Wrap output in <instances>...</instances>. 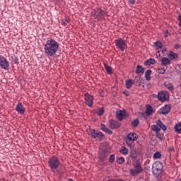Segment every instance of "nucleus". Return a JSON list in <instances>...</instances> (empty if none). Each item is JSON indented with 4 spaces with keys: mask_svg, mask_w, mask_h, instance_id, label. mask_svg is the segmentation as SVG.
Here are the masks:
<instances>
[{
    "mask_svg": "<svg viewBox=\"0 0 181 181\" xmlns=\"http://www.w3.org/2000/svg\"><path fill=\"white\" fill-rule=\"evenodd\" d=\"M49 165L51 169H57V168H59V165H60V161H59L57 157L54 156L49 159Z\"/></svg>",
    "mask_w": 181,
    "mask_h": 181,
    "instance_id": "39448f33",
    "label": "nucleus"
},
{
    "mask_svg": "<svg viewBox=\"0 0 181 181\" xmlns=\"http://www.w3.org/2000/svg\"><path fill=\"white\" fill-rule=\"evenodd\" d=\"M119 152L123 155H128V148L125 146H122L121 149L119 150Z\"/></svg>",
    "mask_w": 181,
    "mask_h": 181,
    "instance_id": "c85d7f7f",
    "label": "nucleus"
},
{
    "mask_svg": "<svg viewBox=\"0 0 181 181\" xmlns=\"http://www.w3.org/2000/svg\"><path fill=\"white\" fill-rule=\"evenodd\" d=\"M175 130L177 134H181V123H179L175 126Z\"/></svg>",
    "mask_w": 181,
    "mask_h": 181,
    "instance_id": "7c9ffc66",
    "label": "nucleus"
},
{
    "mask_svg": "<svg viewBox=\"0 0 181 181\" xmlns=\"http://www.w3.org/2000/svg\"><path fill=\"white\" fill-rule=\"evenodd\" d=\"M151 73H152V70H151V69H148L145 72V77H146V80H147V81H149V80H151Z\"/></svg>",
    "mask_w": 181,
    "mask_h": 181,
    "instance_id": "393cba45",
    "label": "nucleus"
},
{
    "mask_svg": "<svg viewBox=\"0 0 181 181\" xmlns=\"http://www.w3.org/2000/svg\"><path fill=\"white\" fill-rule=\"evenodd\" d=\"M136 83H141V78H137V79H136Z\"/></svg>",
    "mask_w": 181,
    "mask_h": 181,
    "instance_id": "09e8293b",
    "label": "nucleus"
},
{
    "mask_svg": "<svg viewBox=\"0 0 181 181\" xmlns=\"http://www.w3.org/2000/svg\"><path fill=\"white\" fill-rule=\"evenodd\" d=\"M69 22H70V19L69 18H64L62 21L63 26H67V23H69Z\"/></svg>",
    "mask_w": 181,
    "mask_h": 181,
    "instance_id": "f704fd0d",
    "label": "nucleus"
},
{
    "mask_svg": "<svg viewBox=\"0 0 181 181\" xmlns=\"http://www.w3.org/2000/svg\"><path fill=\"white\" fill-rule=\"evenodd\" d=\"M165 86L168 90H170V91H173V85H172V83H166Z\"/></svg>",
    "mask_w": 181,
    "mask_h": 181,
    "instance_id": "e433bc0d",
    "label": "nucleus"
},
{
    "mask_svg": "<svg viewBox=\"0 0 181 181\" xmlns=\"http://www.w3.org/2000/svg\"><path fill=\"white\" fill-rule=\"evenodd\" d=\"M145 73V69L142 67L141 65H137L136 66V74H144Z\"/></svg>",
    "mask_w": 181,
    "mask_h": 181,
    "instance_id": "dca6fc26",
    "label": "nucleus"
},
{
    "mask_svg": "<svg viewBox=\"0 0 181 181\" xmlns=\"http://www.w3.org/2000/svg\"><path fill=\"white\" fill-rule=\"evenodd\" d=\"M116 162L119 163V165H122L125 162V158L124 157H117L116 158Z\"/></svg>",
    "mask_w": 181,
    "mask_h": 181,
    "instance_id": "c756f323",
    "label": "nucleus"
},
{
    "mask_svg": "<svg viewBox=\"0 0 181 181\" xmlns=\"http://www.w3.org/2000/svg\"><path fill=\"white\" fill-rule=\"evenodd\" d=\"M116 115H117V119H119V121H122L125 117L124 116L125 112L118 110L116 111Z\"/></svg>",
    "mask_w": 181,
    "mask_h": 181,
    "instance_id": "f8f14e48",
    "label": "nucleus"
},
{
    "mask_svg": "<svg viewBox=\"0 0 181 181\" xmlns=\"http://www.w3.org/2000/svg\"><path fill=\"white\" fill-rule=\"evenodd\" d=\"M100 129H101L102 131H103L104 132H105V131H107V128L105 127V124H102Z\"/></svg>",
    "mask_w": 181,
    "mask_h": 181,
    "instance_id": "ea45409f",
    "label": "nucleus"
},
{
    "mask_svg": "<svg viewBox=\"0 0 181 181\" xmlns=\"http://www.w3.org/2000/svg\"><path fill=\"white\" fill-rule=\"evenodd\" d=\"M176 47H180V45L177 44V45H176Z\"/></svg>",
    "mask_w": 181,
    "mask_h": 181,
    "instance_id": "603ef678",
    "label": "nucleus"
},
{
    "mask_svg": "<svg viewBox=\"0 0 181 181\" xmlns=\"http://www.w3.org/2000/svg\"><path fill=\"white\" fill-rule=\"evenodd\" d=\"M134 83H135V81H134V80H132V79L127 80L125 81L126 88L128 89L131 88L132 87V85L134 84Z\"/></svg>",
    "mask_w": 181,
    "mask_h": 181,
    "instance_id": "aec40b11",
    "label": "nucleus"
},
{
    "mask_svg": "<svg viewBox=\"0 0 181 181\" xmlns=\"http://www.w3.org/2000/svg\"><path fill=\"white\" fill-rule=\"evenodd\" d=\"M126 95H127V97H128V95H129L128 93H126Z\"/></svg>",
    "mask_w": 181,
    "mask_h": 181,
    "instance_id": "864d4df0",
    "label": "nucleus"
},
{
    "mask_svg": "<svg viewBox=\"0 0 181 181\" xmlns=\"http://www.w3.org/2000/svg\"><path fill=\"white\" fill-rule=\"evenodd\" d=\"M89 135H90V136L94 138V139H95V138H103V136H104V134H103V132H96L95 129H90Z\"/></svg>",
    "mask_w": 181,
    "mask_h": 181,
    "instance_id": "6e6552de",
    "label": "nucleus"
},
{
    "mask_svg": "<svg viewBox=\"0 0 181 181\" xmlns=\"http://www.w3.org/2000/svg\"><path fill=\"white\" fill-rule=\"evenodd\" d=\"M115 160V156L114 154L110 155L109 158V162L112 163Z\"/></svg>",
    "mask_w": 181,
    "mask_h": 181,
    "instance_id": "58836bf2",
    "label": "nucleus"
},
{
    "mask_svg": "<svg viewBox=\"0 0 181 181\" xmlns=\"http://www.w3.org/2000/svg\"><path fill=\"white\" fill-rule=\"evenodd\" d=\"M170 64V59L168 57H163L161 59V66H168Z\"/></svg>",
    "mask_w": 181,
    "mask_h": 181,
    "instance_id": "f3484780",
    "label": "nucleus"
},
{
    "mask_svg": "<svg viewBox=\"0 0 181 181\" xmlns=\"http://www.w3.org/2000/svg\"><path fill=\"white\" fill-rule=\"evenodd\" d=\"M132 127H134V128H136V127H138V125H139V119H135L132 122Z\"/></svg>",
    "mask_w": 181,
    "mask_h": 181,
    "instance_id": "2f4dec72",
    "label": "nucleus"
},
{
    "mask_svg": "<svg viewBox=\"0 0 181 181\" xmlns=\"http://www.w3.org/2000/svg\"><path fill=\"white\" fill-rule=\"evenodd\" d=\"M163 52H165V50H163L162 52L163 53Z\"/></svg>",
    "mask_w": 181,
    "mask_h": 181,
    "instance_id": "5fc2aeb1",
    "label": "nucleus"
},
{
    "mask_svg": "<svg viewBox=\"0 0 181 181\" xmlns=\"http://www.w3.org/2000/svg\"><path fill=\"white\" fill-rule=\"evenodd\" d=\"M105 132H106L107 134H109V135H112V131H111V129L108 128L105 130Z\"/></svg>",
    "mask_w": 181,
    "mask_h": 181,
    "instance_id": "79ce46f5",
    "label": "nucleus"
},
{
    "mask_svg": "<svg viewBox=\"0 0 181 181\" xmlns=\"http://www.w3.org/2000/svg\"><path fill=\"white\" fill-rule=\"evenodd\" d=\"M142 170H144V169L141 166V163L136 160L134 163V168L130 170V175L131 176H137V175L141 173Z\"/></svg>",
    "mask_w": 181,
    "mask_h": 181,
    "instance_id": "7ed1b4c3",
    "label": "nucleus"
},
{
    "mask_svg": "<svg viewBox=\"0 0 181 181\" xmlns=\"http://www.w3.org/2000/svg\"><path fill=\"white\" fill-rule=\"evenodd\" d=\"M105 15V11L102 10L101 8H97L95 10V16H98V18H103Z\"/></svg>",
    "mask_w": 181,
    "mask_h": 181,
    "instance_id": "ddd939ff",
    "label": "nucleus"
},
{
    "mask_svg": "<svg viewBox=\"0 0 181 181\" xmlns=\"http://www.w3.org/2000/svg\"><path fill=\"white\" fill-rule=\"evenodd\" d=\"M0 66L4 70H8L9 69V62L6 60V58L0 56Z\"/></svg>",
    "mask_w": 181,
    "mask_h": 181,
    "instance_id": "423d86ee",
    "label": "nucleus"
},
{
    "mask_svg": "<svg viewBox=\"0 0 181 181\" xmlns=\"http://www.w3.org/2000/svg\"><path fill=\"white\" fill-rule=\"evenodd\" d=\"M156 124L158 127H160L161 129H163V131H166V129H168V128H166V126L163 124V122L160 121V119H158Z\"/></svg>",
    "mask_w": 181,
    "mask_h": 181,
    "instance_id": "4be33fe9",
    "label": "nucleus"
},
{
    "mask_svg": "<svg viewBox=\"0 0 181 181\" xmlns=\"http://www.w3.org/2000/svg\"><path fill=\"white\" fill-rule=\"evenodd\" d=\"M156 56L157 57H160V50L157 51Z\"/></svg>",
    "mask_w": 181,
    "mask_h": 181,
    "instance_id": "49530a36",
    "label": "nucleus"
},
{
    "mask_svg": "<svg viewBox=\"0 0 181 181\" xmlns=\"http://www.w3.org/2000/svg\"><path fill=\"white\" fill-rule=\"evenodd\" d=\"M59 47V42L54 39L50 38L49 40H47L44 45L45 53L47 54V56L52 57V56H54V54L57 53Z\"/></svg>",
    "mask_w": 181,
    "mask_h": 181,
    "instance_id": "f257e3e1",
    "label": "nucleus"
},
{
    "mask_svg": "<svg viewBox=\"0 0 181 181\" xmlns=\"http://www.w3.org/2000/svg\"><path fill=\"white\" fill-rule=\"evenodd\" d=\"M156 138L160 139V141H162L163 139V134H160V132H157L156 134Z\"/></svg>",
    "mask_w": 181,
    "mask_h": 181,
    "instance_id": "c9c22d12",
    "label": "nucleus"
},
{
    "mask_svg": "<svg viewBox=\"0 0 181 181\" xmlns=\"http://www.w3.org/2000/svg\"><path fill=\"white\" fill-rule=\"evenodd\" d=\"M115 43L117 46V49L121 50V52H124V50H125V49H127V42H125V41L124 40H122V38L115 40Z\"/></svg>",
    "mask_w": 181,
    "mask_h": 181,
    "instance_id": "20e7f679",
    "label": "nucleus"
},
{
    "mask_svg": "<svg viewBox=\"0 0 181 181\" xmlns=\"http://www.w3.org/2000/svg\"><path fill=\"white\" fill-rule=\"evenodd\" d=\"M178 21H179L178 26L181 27V15L179 16L178 17Z\"/></svg>",
    "mask_w": 181,
    "mask_h": 181,
    "instance_id": "c03bdc74",
    "label": "nucleus"
},
{
    "mask_svg": "<svg viewBox=\"0 0 181 181\" xmlns=\"http://www.w3.org/2000/svg\"><path fill=\"white\" fill-rule=\"evenodd\" d=\"M158 71L160 74H163V73H165V71H166V70H165V69H158Z\"/></svg>",
    "mask_w": 181,
    "mask_h": 181,
    "instance_id": "a19ab883",
    "label": "nucleus"
},
{
    "mask_svg": "<svg viewBox=\"0 0 181 181\" xmlns=\"http://www.w3.org/2000/svg\"><path fill=\"white\" fill-rule=\"evenodd\" d=\"M160 156H162V154H160V152H156V153H154L153 158L154 159H159V158H160Z\"/></svg>",
    "mask_w": 181,
    "mask_h": 181,
    "instance_id": "4c0bfd02",
    "label": "nucleus"
},
{
    "mask_svg": "<svg viewBox=\"0 0 181 181\" xmlns=\"http://www.w3.org/2000/svg\"><path fill=\"white\" fill-rule=\"evenodd\" d=\"M153 98H158V95L153 94Z\"/></svg>",
    "mask_w": 181,
    "mask_h": 181,
    "instance_id": "8fccbe9b",
    "label": "nucleus"
},
{
    "mask_svg": "<svg viewBox=\"0 0 181 181\" xmlns=\"http://www.w3.org/2000/svg\"><path fill=\"white\" fill-rule=\"evenodd\" d=\"M108 156V152H107V150H100L99 151V158L103 160L105 159Z\"/></svg>",
    "mask_w": 181,
    "mask_h": 181,
    "instance_id": "4468645a",
    "label": "nucleus"
},
{
    "mask_svg": "<svg viewBox=\"0 0 181 181\" xmlns=\"http://www.w3.org/2000/svg\"><path fill=\"white\" fill-rule=\"evenodd\" d=\"M169 112H170V105H165L160 109V114L163 115H166V114H169Z\"/></svg>",
    "mask_w": 181,
    "mask_h": 181,
    "instance_id": "9b49d317",
    "label": "nucleus"
},
{
    "mask_svg": "<svg viewBox=\"0 0 181 181\" xmlns=\"http://www.w3.org/2000/svg\"><path fill=\"white\" fill-rule=\"evenodd\" d=\"M163 169V163L160 161H156L153 164L152 171L155 176H158L160 173H162V170Z\"/></svg>",
    "mask_w": 181,
    "mask_h": 181,
    "instance_id": "f03ea898",
    "label": "nucleus"
},
{
    "mask_svg": "<svg viewBox=\"0 0 181 181\" xmlns=\"http://www.w3.org/2000/svg\"><path fill=\"white\" fill-rule=\"evenodd\" d=\"M155 63H156V61L153 58H150L144 62V64L145 66H151V64H155Z\"/></svg>",
    "mask_w": 181,
    "mask_h": 181,
    "instance_id": "6ab92c4d",
    "label": "nucleus"
},
{
    "mask_svg": "<svg viewBox=\"0 0 181 181\" xmlns=\"http://www.w3.org/2000/svg\"><path fill=\"white\" fill-rule=\"evenodd\" d=\"M154 45L156 47V50H159V49H162V42H154Z\"/></svg>",
    "mask_w": 181,
    "mask_h": 181,
    "instance_id": "473e14b6",
    "label": "nucleus"
},
{
    "mask_svg": "<svg viewBox=\"0 0 181 181\" xmlns=\"http://www.w3.org/2000/svg\"><path fill=\"white\" fill-rule=\"evenodd\" d=\"M129 141H136V134L135 133H130L127 136Z\"/></svg>",
    "mask_w": 181,
    "mask_h": 181,
    "instance_id": "5701e85b",
    "label": "nucleus"
},
{
    "mask_svg": "<svg viewBox=\"0 0 181 181\" xmlns=\"http://www.w3.org/2000/svg\"><path fill=\"white\" fill-rule=\"evenodd\" d=\"M99 93H100V97H104V90H103L102 89H100V90H99Z\"/></svg>",
    "mask_w": 181,
    "mask_h": 181,
    "instance_id": "37998d69",
    "label": "nucleus"
},
{
    "mask_svg": "<svg viewBox=\"0 0 181 181\" xmlns=\"http://www.w3.org/2000/svg\"><path fill=\"white\" fill-rule=\"evenodd\" d=\"M151 131H153L154 132H160V127H158V125L153 124L151 127Z\"/></svg>",
    "mask_w": 181,
    "mask_h": 181,
    "instance_id": "bb28decb",
    "label": "nucleus"
},
{
    "mask_svg": "<svg viewBox=\"0 0 181 181\" xmlns=\"http://www.w3.org/2000/svg\"><path fill=\"white\" fill-rule=\"evenodd\" d=\"M105 69L107 73V74H112V68L111 66H108L107 64H104Z\"/></svg>",
    "mask_w": 181,
    "mask_h": 181,
    "instance_id": "b1692460",
    "label": "nucleus"
},
{
    "mask_svg": "<svg viewBox=\"0 0 181 181\" xmlns=\"http://www.w3.org/2000/svg\"><path fill=\"white\" fill-rule=\"evenodd\" d=\"M16 111H17L18 114H21L22 115L25 114V111H26V109L25 108V107H23V105H22V103H19L16 106Z\"/></svg>",
    "mask_w": 181,
    "mask_h": 181,
    "instance_id": "9d476101",
    "label": "nucleus"
},
{
    "mask_svg": "<svg viewBox=\"0 0 181 181\" xmlns=\"http://www.w3.org/2000/svg\"><path fill=\"white\" fill-rule=\"evenodd\" d=\"M138 157V155L136 154V151L135 149H132L130 152V158L132 159V160H137L136 158Z\"/></svg>",
    "mask_w": 181,
    "mask_h": 181,
    "instance_id": "a211bd4d",
    "label": "nucleus"
},
{
    "mask_svg": "<svg viewBox=\"0 0 181 181\" xmlns=\"http://www.w3.org/2000/svg\"><path fill=\"white\" fill-rule=\"evenodd\" d=\"M157 97L160 101H166V94L165 93V91L158 92Z\"/></svg>",
    "mask_w": 181,
    "mask_h": 181,
    "instance_id": "2eb2a0df",
    "label": "nucleus"
},
{
    "mask_svg": "<svg viewBox=\"0 0 181 181\" xmlns=\"http://www.w3.org/2000/svg\"><path fill=\"white\" fill-rule=\"evenodd\" d=\"M93 101L94 97H93V95L88 93L85 94V103L86 105L90 107H93Z\"/></svg>",
    "mask_w": 181,
    "mask_h": 181,
    "instance_id": "0eeeda50",
    "label": "nucleus"
},
{
    "mask_svg": "<svg viewBox=\"0 0 181 181\" xmlns=\"http://www.w3.org/2000/svg\"><path fill=\"white\" fill-rule=\"evenodd\" d=\"M168 59H170V60H175V59H177V54L170 51L168 54Z\"/></svg>",
    "mask_w": 181,
    "mask_h": 181,
    "instance_id": "412c9836",
    "label": "nucleus"
},
{
    "mask_svg": "<svg viewBox=\"0 0 181 181\" xmlns=\"http://www.w3.org/2000/svg\"><path fill=\"white\" fill-rule=\"evenodd\" d=\"M12 62L14 63V64H18L19 63V59L16 56L11 57Z\"/></svg>",
    "mask_w": 181,
    "mask_h": 181,
    "instance_id": "72a5a7b5",
    "label": "nucleus"
},
{
    "mask_svg": "<svg viewBox=\"0 0 181 181\" xmlns=\"http://www.w3.org/2000/svg\"><path fill=\"white\" fill-rule=\"evenodd\" d=\"M152 112H153L152 106L149 105H147L146 109V114L149 116L152 114Z\"/></svg>",
    "mask_w": 181,
    "mask_h": 181,
    "instance_id": "cd10ccee",
    "label": "nucleus"
},
{
    "mask_svg": "<svg viewBox=\"0 0 181 181\" xmlns=\"http://www.w3.org/2000/svg\"><path fill=\"white\" fill-rule=\"evenodd\" d=\"M109 127L111 129H117L121 127V123L119 122L110 119L109 120Z\"/></svg>",
    "mask_w": 181,
    "mask_h": 181,
    "instance_id": "1a4fd4ad",
    "label": "nucleus"
},
{
    "mask_svg": "<svg viewBox=\"0 0 181 181\" xmlns=\"http://www.w3.org/2000/svg\"><path fill=\"white\" fill-rule=\"evenodd\" d=\"M107 181H117V180L110 179V180H109Z\"/></svg>",
    "mask_w": 181,
    "mask_h": 181,
    "instance_id": "3c124183",
    "label": "nucleus"
},
{
    "mask_svg": "<svg viewBox=\"0 0 181 181\" xmlns=\"http://www.w3.org/2000/svg\"><path fill=\"white\" fill-rule=\"evenodd\" d=\"M129 2L131 5H134L135 4V0H129Z\"/></svg>",
    "mask_w": 181,
    "mask_h": 181,
    "instance_id": "a18cd8bd",
    "label": "nucleus"
},
{
    "mask_svg": "<svg viewBox=\"0 0 181 181\" xmlns=\"http://www.w3.org/2000/svg\"><path fill=\"white\" fill-rule=\"evenodd\" d=\"M168 33H169V31L166 30L165 33V37H168Z\"/></svg>",
    "mask_w": 181,
    "mask_h": 181,
    "instance_id": "de8ad7c7",
    "label": "nucleus"
},
{
    "mask_svg": "<svg viewBox=\"0 0 181 181\" xmlns=\"http://www.w3.org/2000/svg\"><path fill=\"white\" fill-rule=\"evenodd\" d=\"M95 114L101 117V115H104V109H103V107L98 108V110H95Z\"/></svg>",
    "mask_w": 181,
    "mask_h": 181,
    "instance_id": "a878e982",
    "label": "nucleus"
}]
</instances>
